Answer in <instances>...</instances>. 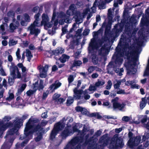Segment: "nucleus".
<instances>
[{
	"mask_svg": "<svg viewBox=\"0 0 149 149\" xmlns=\"http://www.w3.org/2000/svg\"><path fill=\"white\" fill-rule=\"evenodd\" d=\"M12 66H9L10 76L14 79H20L21 77V74L19 71L18 67L15 64L12 63Z\"/></svg>",
	"mask_w": 149,
	"mask_h": 149,
	"instance_id": "obj_12",
	"label": "nucleus"
},
{
	"mask_svg": "<svg viewBox=\"0 0 149 149\" xmlns=\"http://www.w3.org/2000/svg\"><path fill=\"white\" fill-rule=\"evenodd\" d=\"M38 122L39 120L38 119L31 117L26 123L25 128V133H26V131L30 129H32L33 132L36 131L38 130H39L41 132H44L42 127L46 125L48 123V121L43 120L41 123L36 125V123H38Z\"/></svg>",
	"mask_w": 149,
	"mask_h": 149,
	"instance_id": "obj_7",
	"label": "nucleus"
},
{
	"mask_svg": "<svg viewBox=\"0 0 149 149\" xmlns=\"http://www.w3.org/2000/svg\"><path fill=\"white\" fill-rule=\"evenodd\" d=\"M67 27V26H65L64 27H63L62 29V33H61V36H63L64 34L66 33L67 31V29H66Z\"/></svg>",
	"mask_w": 149,
	"mask_h": 149,
	"instance_id": "obj_55",
	"label": "nucleus"
},
{
	"mask_svg": "<svg viewBox=\"0 0 149 149\" xmlns=\"http://www.w3.org/2000/svg\"><path fill=\"white\" fill-rule=\"evenodd\" d=\"M141 50L140 47H136L133 51H130V53L127 54V58L131 59V62L128 63V66L127 67V73L130 75L134 74L136 72L135 67H136L138 58Z\"/></svg>",
	"mask_w": 149,
	"mask_h": 149,
	"instance_id": "obj_6",
	"label": "nucleus"
},
{
	"mask_svg": "<svg viewBox=\"0 0 149 149\" xmlns=\"http://www.w3.org/2000/svg\"><path fill=\"white\" fill-rule=\"evenodd\" d=\"M112 84L111 81L109 80L107 82V84L106 86V88L107 90H110L112 86Z\"/></svg>",
	"mask_w": 149,
	"mask_h": 149,
	"instance_id": "obj_50",
	"label": "nucleus"
},
{
	"mask_svg": "<svg viewBox=\"0 0 149 149\" xmlns=\"http://www.w3.org/2000/svg\"><path fill=\"white\" fill-rule=\"evenodd\" d=\"M123 30L122 27L119 24H116L114 26L113 30V32H111V36L115 38L118 37L119 33L121 32Z\"/></svg>",
	"mask_w": 149,
	"mask_h": 149,
	"instance_id": "obj_19",
	"label": "nucleus"
},
{
	"mask_svg": "<svg viewBox=\"0 0 149 149\" xmlns=\"http://www.w3.org/2000/svg\"><path fill=\"white\" fill-rule=\"evenodd\" d=\"M11 119V117L10 116H6L3 118V120L5 121L8 122Z\"/></svg>",
	"mask_w": 149,
	"mask_h": 149,
	"instance_id": "obj_63",
	"label": "nucleus"
},
{
	"mask_svg": "<svg viewBox=\"0 0 149 149\" xmlns=\"http://www.w3.org/2000/svg\"><path fill=\"white\" fill-rule=\"evenodd\" d=\"M149 138V132L148 133L147 132L143 136L142 140L144 141L146 139H148Z\"/></svg>",
	"mask_w": 149,
	"mask_h": 149,
	"instance_id": "obj_54",
	"label": "nucleus"
},
{
	"mask_svg": "<svg viewBox=\"0 0 149 149\" xmlns=\"http://www.w3.org/2000/svg\"><path fill=\"white\" fill-rule=\"evenodd\" d=\"M140 86L136 84H132L131 86V88H139Z\"/></svg>",
	"mask_w": 149,
	"mask_h": 149,
	"instance_id": "obj_62",
	"label": "nucleus"
},
{
	"mask_svg": "<svg viewBox=\"0 0 149 149\" xmlns=\"http://www.w3.org/2000/svg\"><path fill=\"white\" fill-rule=\"evenodd\" d=\"M61 18H63L62 19L59 20V23L61 25L64 24V22L70 23L71 22L72 19H69V16H67L64 13L61 12L59 13Z\"/></svg>",
	"mask_w": 149,
	"mask_h": 149,
	"instance_id": "obj_18",
	"label": "nucleus"
},
{
	"mask_svg": "<svg viewBox=\"0 0 149 149\" xmlns=\"http://www.w3.org/2000/svg\"><path fill=\"white\" fill-rule=\"evenodd\" d=\"M108 49L104 46H103L99 51V54L103 56L102 58H99V60L96 56H93V57L92 61L94 64L96 65L98 64V63L99 64L101 62L102 58H105V57L104 56L107 55L108 54Z\"/></svg>",
	"mask_w": 149,
	"mask_h": 149,
	"instance_id": "obj_13",
	"label": "nucleus"
},
{
	"mask_svg": "<svg viewBox=\"0 0 149 149\" xmlns=\"http://www.w3.org/2000/svg\"><path fill=\"white\" fill-rule=\"evenodd\" d=\"M64 127V125L63 123L58 122L56 123L51 133L49 139L52 140L54 139L58 132L61 130Z\"/></svg>",
	"mask_w": 149,
	"mask_h": 149,
	"instance_id": "obj_11",
	"label": "nucleus"
},
{
	"mask_svg": "<svg viewBox=\"0 0 149 149\" xmlns=\"http://www.w3.org/2000/svg\"><path fill=\"white\" fill-rule=\"evenodd\" d=\"M147 103L146 100L145 98H142V101L140 103V108L143 109L146 106Z\"/></svg>",
	"mask_w": 149,
	"mask_h": 149,
	"instance_id": "obj_36",
	"label": "nucleus"
},
{
	"mask_svg": "<svg viewBox=\"0 0 149 149\" xmlns=\"http://www.w3.org/2000/svg\"><path fill=\"white\" fill-rule=\"evenodd\" d=\"M35 132H37V136L35 139L36 142H38L40 141L42 138V134L44 133V132L42 131L41 132L39 130H38L36 131L33 132L32 129H29L27 131H26V133L25 132V130H24V135H21L20 136L19 139L22 140L25 139V140L23 141L21 144V146L22 147H24L26 144L29 140L32 138L33 134Z\"/></svg>",
	"mask_w": 149,
	"mask_h": 149,
	"instance_id": "obj_8",
	"label": "nucleus"
},
{
	"mask_svg": "<svg viewBox=\"0 0 149 149\" xmlns=\"http://www.w3.org/2000/svg\"><path fill=\"white\" fill-rule=\"evenodd\" d=\"M74 78L72 75H70L68 78V81L69 83V85L74 81Z\"/></svg>",
	"mask_w": 149,
	"mask_h": 149,
	"instance_id": "obj_46",
	"label": "nucleus"
},
{
	"mask_svg": "<svg viewBox=\"0 0 149 149\" xmlns=\"http://www.w3.org/2000/svg\"><path fill=\"white\" fill-rule=\"evenodd\" d=\"M119 98L118 97L112 100L113 107L114 110L118 109L122 110L125 107V104L123 103H120L118 102Z\"/></svg>",
	"mask_w": 149,
	"mask_h": 149,
	"instance_id": "obj_15",
	"label": "nucleus"
},
{
	"mask_svg": "<svg viewBox=\"0 0 149 149\" xmlns=\"http://www.w3.org/2000/svg\"><path fill=\"white\" fill-rule=\"evenodd\" d=\"M8 60L9 62H10L11 65L10 66H12V63L15 64V63L12 61H13V58L12 56L11 55H9L7 57Z\"/></svg>",
	"mask_w": 149,
	"mask_h": 149,
	"instance_id": "obj_53",
	"label": "nucleus"
},
{
	"mask_svg": "<svg viewBox=\"0 0 149 149\" xmlns=\"http://www.w3.org/2000/svg\"><path fill=\"white\" fill-rule=\"evenodd\" d=\"M141 141V137L140 136H137L134 139V141L133 140L130 139L127 143L128 146L132 148L134 146H136L138 145Z\"/></svg>",
	"mask_w": 149,
	"mask_h": 149,
	"instance_id": "obj_21",
	"label": "nucleus"
},
{
	"mask_svg": "<svg viewBox=\"0 0 149 149\" xmlns=\"http://www.w3.org/2000/svg\"><path fill=\"white\" fill-rule=\"evenodd\" d=\"M26 56L27 57L28 61L30 62L31 58L33 57V55L31 52L28 49L26 50Z\"/></svg>",
	"mask_w": 149,
	"mask_h": 149,
	"instance_id": "obj_34",
	"label": "nucleus"
},
{
	"mask_svg": "<svg viewBox=\"0 0 149 149\" xmlns=\"http://www.w3.org/2000/svg\"><path fill=\"white\" fill-rule=\"evenodd\" d=\"M16 102H15L16 105L22 106L24 107L25 106V102L23 99L19 96H18L16 99Z\"/></svg>",
	"mask_w": 149,
	"mask_h": 149,
	"instance_id": "obj_25",
	"label": "nucleus"
},
{
	"mask_svg": "<svg viewBox=\"0 0 149 149\" xmlns=\"http://www.w3.org/2000/svg\"><path fill=\"white\" fill-rule=\"evenodd\" d=\"M114 11V10L111 9H109L108 10V18L110 22L112 21L113 17V13Z\"/></svg>",
	"mask_w": 149,
	"mask_h": 149,
	"instance_id": "obj_33",
	"label": "nucleus"
},
{
	"mask_svg": "<svg viewBox=\"0 0 149 149\" xmlns=\"http://www.w3.org/2000/svg\"><path fill=\"white\" fill-rule=\"evenodd\" d=\"M26 84H24L21 85V86L19 87L17 91V96H18L21 94L22 92L25 90L26 87Z\"/></svg>",
	"mask_w": 149,
	"mask_h": 149,
	"instance_id": "obj_31",
	"label": "nucleus"
},
{
	"mask_svg": "<svg viewBox=\"0 0 149 149\" xmlns=\"http://www.w3.org/2000/svg\"><path fill=\"white\" fill-rule=\"evenodd\" d=\"M8 96L6 98V101L3 102V103L6 105H10V102L14 98V95L12 93H10L9 92Z\"/></svg>",
	"mask_w": 149,
	"mask_h": 149,
	"instance_id": "obj_24",
	"label": "nucleus"
},
{
	"mask_svg": "<svg viewBox=\"0 0 149 149\" xmlns=\"http://www.w3.org/2000/svg\"><path fill=\"white\" fill-rule=\"evenodd\" d=\"M49 68L48 65H45L44 67L38 66L37 69L40 72V76L41 78H45L47 76V71Z\"/></svg>",
	"mask_w": 149,
	"mask_h": 149,
	"instance_id": "obj_20",
	"label": "nucleus"
},
{
	"mask_svg": "<svg viewBox=\"0 0 149 149\" xmlns=\"http://www.w3.org/2000/svg\"><path fill=\"white\" fill-rule=\"evenodd\" d=\"M57 116H54L50 118L48 120V123L49 124H51L52 123L54 122L56 119V117Z\"/></svg>",
	"mask_w": 149,
	"mask_h": 149,
	"instance_id": "obj_51",
	"label": "nucleus"
},
{
	"mask_svg": "<svg viewBox=\"0 0 149 149\" xmlns=\"http://www.w3.org/2000/svg\"><path fill=\"white\" fill-rule=\"evenodd\" d=\"M81 83V80L78 81L77 86L73 89L74 95L73 96L75 100H79L83 98L84 96V91L83 89L84 87L82 86L81 89H78Z\"/></svg>",
	"mask_w": 149,
	"mask_h": 149,
	"instance_id": "obj_10",
	"label": "nucleus"
},
{
	"mask_svg": "<svg viewBox=\"0 0 149 149\" xmlns=\"http://www.w3.org/2000/svg\"><path fill=\"white\" fill-rule=\"evenodd\" d=\"M29 115L27 114L23 115L22 118L18 117L16 118L13 123L9 122L4 124L3 121L0 120V137H3L2 135L4 131L7 128L12 126L13 127L8 130L5 137L6 141L2 146L1 149H10L13 142L15 138V135H18V130L22 125L23 121L28 118Z\"/></svg>",
	"mask_w": 149,
	"mask_h": 149,
	"instance_id": "obj_1",
	"label": "nucleus"
},
{
	"mask_svg": "<svg viewBox=\"0 0 149 149\" xmlns=\"http://www.w3.org/2000/svg\"><path fill=\"white\" fill-rule=\"evenodd\" d=\"M64 100H65L63 98H60L58 99L56 101L57 102L58 104H61L62 103Z\"/></svg>",
	"mask_w": 149,
	"mask_h": 149,
	"instance_id": "obj_60",
	"label": "nucleus"
},
{
	"mask_svg": "<svg viewBox=\"0 0 149 149\" xmlns=\"http://www.w3.org/2000/svg\"><path fill=\"white\" fill-rule=\"evenodd\" d=\"M24 19L26 22H29L30 21V17L28 14H24Z\"/></svg>",
	"mask_w": 149,
	"mask_h": 149,
	"instance_id": "obj_52",
	"label": "nucleus"
},
{
	"mask_svg": "<svg viewBox=\"0 0 149 149\" xmlns=\"http://www.w3.org/2000/svg\"><path fill=\"white\" fill-rule=\"evenodd\" d=\"M15 79H14L13 78L11 77H11H8V84L10 86L12 85L13 84L15 80Z\"/></svg>",
	"mask_w": 149,
	"mask_h": 149,
	"instance_id": "obj_41",
	"label": "nucleus"
},
{
	"mask_svg": "<svg viewBox=\"0 0 149 149\" xmlns=\"http://www.w3.org/2000/svg\"><path fill=\"white\" fill-rule=\"evenodd\" d=\"M95 117L98 119H100L102 118V116L98 113H93L91 116V117Z\"/></svg>",
	"mask_w": 149,
	"mask_h": 149,
	"instance_id": "obj_48",
	"label": "nucleus"
},
{
	"mask_svg": "<svg viewBox=\"0 0 149 149\" xmlns=\"http://www.w3.org/2000/svg\"><path fill=\"white\" fill-rule=\"evenodd\" d=\"M84 109V108H83L80 106H78L75 108V110L77 112H80L81 113H82V112L83 111Z\"/></svg>",
	"mask_w": 149,
	"mask_h": 149,
	"instance_id": "obj_56",
	"label": "nucleus"
},
{
	"mask_svg": "<svg viewBox=\"0 0 149 149\" xmlns=\"http://www.w3.org/2000/svg\"><path fill=\"white\" fill-rule=\"evenodd\" d=\"M70 56L65 54H62V56L59 58V60L61 62L63 63H65L66 61H68L69 59Z\"/></svg>",
	"mask_w": 149,
	"mask_h": 149,
	"instance_id": "obj_30",
	"label": "nucleus"
},
{
	"mask_svg": "<svg viewBox=\"0 0 149 149\" xmlns=\"http://www.w3.org/2000/svg\"><path fill=\"white\" fill-rule=\"evenodd\" d=\"M74 97H68L66 103L67 106H69L70 105L74 102Z\"/></svg>",
	"mask_w": 149,
	"mask_h": 149,
	"instance_id": "obj_39",
	"label": "nucleus"
},
{
	"mask_svg": "<svg viewBox=\"0 0 149 149\" xmlns=\"http://www.w3.org/2000/svg\"><path fill=\"white\" fill-rule=\"evenodd\" d=\"M20 49L19 48H18L17 52H16V56H17V59L19 61L21 58V56L20 54Z\"/></svg>",
	"mask_w": 149,
	"mask_h": 149,
	"instance_id": "obj_43",
	"label": "nucleus"
},
{
	"mask_svg": "<svg viewBox=\"0 0 149 149\" xmlns=\"http://www.w3.org/2000/svg\"><path fill=\"white\" fill-rule=\"evenodd\" d=\"M47 111H45L43 113L41 114V117L43 118H46L48 117V115L47 114Z\"/></svg>",
	"mask_w": 149,
	"mask_h": 149,
	"instance_id": "obj_58",
	"label": "nucleus"
},
{
	"mask_svg": "<svg viewBox=\"0 0 149 149\" xmlns=\"http://www.w3.org/2000/svg\"><path fill=\"white\" fill-rule=\"evenodd\" d=\"M97 87L95 85L90 86L88 90L90 91H95L96 90Z\"/></svg>",
	"mask_w": 149,
	"mask_h": 149,
	"instance_id": "obj_64",
	"label": "nucleus"
},
{
	"mask_svg": "<svg viewBox=\"0 0 149 149\" xmlns=\"http://www.w3.org/2000/svg\"><path fill=\"white\" fill-rule=\"evenodd\" d=\"M19 25V22L18 21H16L15 23H11L9 26V28L8 29V32L11 33L14 32L18 28Z\"/></svg>",
	"mask_w": 149,
	"mask_h": 149,
	"instance_id": "obj_22",
	"label": "nucleus"
},
{
	"mask_svg": "<svg viewBox=\"0 0 149 149\" xmlns=\"http://www.w3.org/2000/svg\"><path fill=\"white\" fill-rule=\"evenodd\" d=\"M101 45V44H98L96 43L95 39H92L91 40V42L89 45L88 49L91 51L92 50L97 49Z\"/></svg>",
	"mask_w": 149,
	"mask_h": 149,
	"instance_id": "obj_23",
	"label": "nucleus"
},
{
	"mask_svg": "<svg viewBox=\"0 0 149 149\" xmlns=\"http://www.w3.org/2000/svg\"><path fill=\"white\" fill-rule=\"evenodd\" d=\"M67 120H68V121L67 122L66 126L68 124H70V123H71L72 122L73 120L72 118L70 117H67L66 118L65 117H64L59 122H61V123H63L64 124L65 127V122Z\"/></svg>",
	"mask_w": 149,
	"mask_h": 149,
	"instance_id": "obj_29",
	"label": "nucleus"
},
{
	"mask_svg": "<svg viewBox=\"0 0 149 149\" xmlns=\"http://www.w3.org/2000/svg\"><path fill=\"white\" fill-rule=\"evenodd\" d=\"M106 25V23L105 22H104L102 25L101 28L97 32H94L93 33V38H95L98 35L100 34H102L103 31L102 28H104L105 26Z\"/></svg>",
	"mask_w": 149,
	"mask_h": 149,
	"instance_id": "obj_26",
	"label": "nucleus"
},
{
	"mask_svg": "<svg viewBox=\"0 0 149 149\" xmlns=\"http://www.w3.org/2000/svg\"><path fill=\"white\" fill-rule=\"evenodd\" d=\"M76 7L75 4H72L69 7V9L67 10L66 13L67 15L69 16H72L76 14V13L78 11L80 13L78 15L79 16L81 15H84V10L82 9L81 10H76Z\"/></svg>",
	"mask_w": 149,
	"mask_h": 149,
	"instance_id": "obj_14",
	"label": "nucleus"
},
{
	"mask_svg": "<svg viewBox=\"0 0 149 149\" xmlns=\"http://www.w3.org/2000/svg\"><path fill=\"white\" fill-rule=\"evenodd\" d=\"M82 31V28L80 29H78L77 30L76 32V35L77 38L79 37V38L81 39V33Z\"/></svg>",
	"mask_w": 149,
	"mask_h": 149,
	"instance_id": "obj_42",
	"label": "nucleus"
},
{
	"mask_svg": "<svg viewBox=\"0 0 149 149\" xmlns=\"http://www.w3.org/2000/svg\"><path fill=\"white\" fill-rule=\"evenodd\" d=\"M136 32V31H133L132 36L127 39L124 37L123 35L121 36L119 42L116 48V52L113 56V58L115 60V63L117 66H120L122 63L123 61L122 57L125 54L126 55V51L127 48H129V43L130 45L132 44L131 42L132 39L133 43L134 42Z\"/></svg>",
	"mask_w": 149,
	"mask_h": 149,
	"instance_id": "obj_3",
	"label": "nucleus"
},
{
	"mask_svg": "<svg viewBox=\"0 0 149 149\" xmlns=\"http://www.w3.org/2000/svg\"><path fill=\"white\" fill-rule=\"evenodd\" d=\"M15 12L13 10H11L7 13V16L10 18H14L15 17Z\"/></svg>",
	"mask_w": 149,
	"mask_h": 149,
	"instance_id": "obj_38",
	"label": "nucleus"
},
{
	"mask_svg": "<svg viewBox=\"0 0 149 149\" xmlns=\"http://www.w3.org/2000/svg\"><path fill=\"white\" fill-rule=\"evenodd\" d=\"M49 94V91L48 90L46 91L45 92H44L43 94L42 97V100H45Z\"/></svg>",
	"mask_w": 149,
	"mask_h": 149,
	"instance_id": "obj_44",
	"label": "nucleus"
},
{
	"mask_svg": "<svg viewBox=\"0 0 149 149\" xmlns=\"http://www.w3.org/2000/svg\"><path fill=\"white\" fill-rule=\"evenodd\" d=\"M98 5V3L95 1L93 6L91 9L87 8L84 11V16L87 15V19H89L92 15V14L95 12L96 11V7Z\"/></svg>",
	"mask_w": 149,
	"mask_h": 149,
	"instance_id": "obj_17",
	"label": "nucleus"
},
{
	"mask_svg": "<svg viewBox=\"0 0 149 149\" xmlns=\"http://www.w3.org/2000/svg\"><path fill=\"white\" fill-rule=\"evenodd\" d=\"M80 13L78 11L76 14L74 16H73V18L75 19V22L73 24L72 27L71 29L75 30L76 29L77 27H76L77 24H79L81 23L83 21V18H84V15H80L79 16L78 15Z\"/></svg>",
	"mask_w": 149,
	"mask_h": 149,
	"instance_id": "obj_16",
	"label": "nucleus"
},
{
	"mask_svg": "<svg viewBox=\"0 0 149 149\" xmlns=\"http://www.w3.org/2000/svg\"><path fill=\"white\" fill-rule=\"evenodd\" d=\"M105 83L104 80H100L98 79L97 81L95 84V86L96 87H98L104 85Z\"/></svg>",
	"mask_w": 149,
	"mask_h": 149,
	"instance_id": "obj_35",
	"label": "nucleus"
},
{
	"mask_svg": "<svg viewBox=\"0 0 149 149\" xmlns=\"http://www.w3.org/2000/svg\"><path fill=\"white\" fill-rule=\"evenodd\" d=\"M61 95L58 94H55L53 97V99L54 100H56V101L59 98Z\"/></svg>",
	"mask_w": 149,
	"mask_h": 149,
	"instance_id": "obj_61",
	"label": "nucleus"
},
{
	"mask_svg": "<svg viewBox=\"0 0 149 149\" xmlns=\"http://www.w3.org/2000/svg\"><path fill=\"white\" fill-rule=\"evenodd\" d=\"M96 68V67L91 66L89 67V68L88 69V70L89 72L91 73Z\"/></svg>",
	"mask_w": 149,
	"mask_h": 149,
	"instance_id": "obj_59",
	"label": "nucleus"
},
{
	"mask_svg": "<svg viewBox=\"0 0 149 149\" xmlns=\"http://www.w3.org/2000/svg\"><path fill=\"white\" fill-rule=\"evenodd\" d=\"M82 64L81 61L79 60H74V61L73 64L71 67L70 68L73 70V68L75 67L79 66Z\"/></svg>",
	"mask_w": 149,
	"mask_h": 149,
	"instance_id": "obj_32",
	"label": "nucleus"
},
{
	"mask_svg": "<svg viewBox=\"0 0 149 149\" xmlns=\"http://www.w3.org/2000/svg\"><path fill=\"white\" fill-rule=\"evenodd\" d=\"M7 82L6 80L5 79H3L2 82V84H1L0 85V88L3 89V86H4V87L6 88L7 87Z\"/></svg>",
	"mask_w": 149,
	"mask_h": 149,
	"instance_id": "obj_40",
	"label": "nucleus"
},
{
	"mask_svg": "<svg viewBox=\"0 0 149 149\" xmlns=\"http://www.w3.org/2000/svg\"><path fill=\"white\" fill-rule=\"evenodd\" d=\"M17 43V42L13 40L10 41L9 42V45L10 46H13L15 45Z\"/></svg>",
	"mask_w": 149,
	"mask_h": 149,
	"instance_id": "obj_57",
	"label": "nucleus"
},
{
	"mask_svg": "<svg viewBox=\"0 0 149 149\" xmlns=\"http://www.w3.org/2000/svg\"><path fill=\"white\" fill-rule=\"evenodd\" d=\"M56 89L55 85L54 84L51 85L49 88V89L51 92H54Z\"/></svg>",
	"mask_w": 149,
	"mask_h": 149,
	"instance_id": "obj_45",
	"label": "nucleus"
},
{
	"mask_svg": "<svg viewBox=\"0 0 149 149\" xmlns=\"http://www.w3.org/2000/svg\"><path fill=\"white\" fill-rule=\"evenodd\" d=\"M108 136V134H106L101 137L99 141L102 144L98 146V148H101L107 145L110 148L113 149H116L118 147L122 148L123 146L124 143L122 139L120 137H118V134H116L114 136L109 144H108L109 139Z\"/></svg>",
	"mask_w": 149,
	"mask_h": 149,
	"instance_id": "obj_5",
	"label": "nucleus"
},
{
	"mask_svg": "<svg viewBox=\"0 0 149 149\" xmlns=\"http://www.w3.org/2000/svg\"><path fill=\"white\" fill-rule=\"evenodd\" d=\"M56 15L57 13L54 10L53 12L52 21L50 22H49V18L48 16L45 14H43L42 16V20L41 21V24H40L39 19L40 14L38 13L36 14L34 16L35 20L28 28V30L30 31V34L31 35H34L35 36H36L40 33V30L36 28V27L44 25L45 26H46L49 28L51 27L53 24L52 21L55 19Z\"/></svg>",
	"mask_w": 149,
	"mask_h": 149,
	"instance_id": "obj_4",
	"label": "nucleus"
},
{
	"mask_svg": "<svg viewBox=\"0 0 149 149\" xmlns=\"http://www.w3.org/2000/svg\"><path fill=\"white\" fill-rule=\"evenodd\" d=\"M114 71L118 76H121L123 75L122 73L124 72V69L123 68L120 69L119 68H116L114 69Z\"/></svg>",
	"mask_w": 149,
	"mask_h": 149,
	"instance_id": "obj_37",
	"label": "nucleus"
},
{
	"mask_svg": "<svg viewBox=\"0 0 149 149\" xmlns=\"http://www.w3.org/2000/svg\"><path fill=\"white\" fill-rule=\"evenodd\" d=\"M71 124H68L62 131L61 136L62 139H65L68 136L72 135L74 132H77V136L73 137L69 141L64 149H83L84 148V127L81 132L78 129L80 128L81 124L75 123L73 125L72 129Z\"/></svg>",
	"mask_w": 149,
	"mask_h": 149,
	"instance_id": "obj_2",
	"label": "nucleus"
},
{
	"mask_svg": "<svg viewBox=\"0 0 149 149\" xmlns=\"http://www.w3.org/2000/svg\"><path fill=\"white\" fill-rule=\"evenodd\" d=\"M21 70L22 71V76H23L25 77L26 74V70L27 69L24 66L22 68H21Z\"/></svg>",
	"mask_w": 149,
	"mask_h": 149,
	"instance_id": "obj_49",
	"label": "nucleus"
},
{
	"mask_svg": "<svg viewBox=\"0 0 149 149\" xmlns=\"http://www.w3.org/2000/svg\"><path fill=\"white\" fill-rule=\"evenodd\" d=\"M45 87L43 81L42 79L39 80V82L37 81L33 84V90H29L26 92V94L28 96H31L34 94L36 91L38 90L39 91L43 90Z\"/></svg>",
	"mask_w": 149,
	"mask_h": 149,
	"instance_id": "obj_9",
	"label": "nucleus"
},
{
	"mask_svg": "<svg viewBox=\"0 0 149 149\" xmlns=\"http://www.w3.org/2000/svg\"><path fill=\"white\" fill-rule=\"evenodd\" d=\"M137 82V81L135 80H133L132 81H128L125 82V85L127 86L131 85L132 84H136Z\"/></svg>",
	"mask_w": 149,
	"mask_h": 149,
	"instance_id": "obj_47",
	"label": "nucleus"
},
{
	"mask_svg": "<svg viewBox=\"0 0 149 149\" xmlns=\"http://www.w3.org/2000/svg\"><path fill=\"white\" fill-rule=\"evenodd\" d=\"M64 49L59 47L56 48L53 51V53L55 56H58L64 53Z\"/></svg>",
	"mask_w": 149,
	"mask_h": 149,
	"instance_id": "obj_28",
	"label": "nucleus"
},
{
	"mask_svg": "<svg viewBox=\"0 0 149 149\" xmlns=\"http://www.w3.org/2000/svg\"><path fill=\"white\" fill-rule=\"evenodd\" d=\"M125 81V79H121L120 80H116L114 82L113 86L115 89H118L120 87V85L121 84L122 82H123Z\"/></svg>",
	"mask_w": 149,
	"mask_h": 149,
	"instance_id": "obj_27",
	"label": "nucleus"
}]
</instances>
